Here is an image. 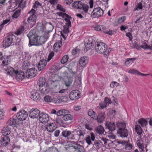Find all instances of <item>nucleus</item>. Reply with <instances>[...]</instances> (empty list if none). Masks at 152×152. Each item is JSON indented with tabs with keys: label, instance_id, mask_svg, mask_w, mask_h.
<instances>
[{
	"label": "nucleus",
	"instance_id": "nucleus-45",
	"mask_svg": "<svg viewBox=\"0 0 152 152\" xmlns=\"http://www.w3.org/2000/svg\"><path fill=\"white\" fill-rule=\"evenodd\" d=\"M86 42V43L85 44V47L86 50H88L91 48L93 45V43L91 41H90L89 40H88V42H87V41Z\"/></svg>",
	"mask_w": 152,
	"mask_h": 152
},
{
	"label": "nucleus",
	"instance_id": "nucleus-48",
	"mask_svg": "<svg viewBox=\"0 0 152 152\" xmlns=\"http://www.w3.org/2000/svg\"><path fill=\"white\" fill-rule=\"evenodd\" d=\"M68 110H58L56 113V115L58 116H61L63 115L64 114L67 113Z\"/></svg>",
	"mask_w": 152,
	"mask_h": 152
},
{
	"label": "nucleus",
	"instance_id": "nucleus-29",
	"mask_svg": "<svg viewBox=\"0 0 152 152\" xmlns=\"http://www.w3.org/2000/svg\"><path fill=\"white\" fill-rule=\"evenodd\" d=\"M105 118L104 113H99L97 118L95 119L97 120V122L99 123H102Z\"/></svg>",
	"mask_w": 152,
	"mask_h": 152
},
{
	"label": "nucleus",
	"instance_id": "nucleus-39",
	"mask_svg": "<svg viewBox=\"0 0 152 152\" xmlns=\"http://www.w3.org/2000/svg\"><path fill=\"white\" fill-rule=\"evenodd\" d=\"M73 117L70 114H66L63 116V119L65 121H67L71 120L73 119Z\"/></svg>",
	"mask_w": 152,
	"mask_h": 152
},
{
	"label": "nucleus",
	"instance_id": "nucleus-41",
	"mask_svg": "<svg viewBox=\"0 0 152 152\" xmlns=\"http://www.w3.org/2000/svg\"><path fill=\"white\" fill-rule=\"evenodd\" d=\"M73 81V79L72 77H67V79L65 81L66 86L67 87L70 86Z\"/></svg>",
	"mask_w": 152,
	"mask_h": 152
},
{
	"label": "nucleus",
	"instance_id": "nucleus-20",
	"mask_svg": "<svg viewBox=\"0 0 152 152\" xmlns=\"http://www.w3.org/2000/svg\"><path fill=\"white\" fill-rule=\"evenodd\" d=\"M10 138L7 136H4L1 140V142L2 145L4 146H6L10 144Z\"/></svg>",
	"mask_w": 152,
	"mask_h": 152
},
{
	"label": "nucleus",
	"instance_id": "nucleus-2",
	"mask_svg": "<svg viewBox=\"0 0 152 152\" xmlns=\"http://www.w3.org/2000/svg\"><path fill=\"white\" fill-rule=\"evenodd\" d=\"M95 50L97 53L103 54L104 56L107 57L111 52V49L108 48L105 43L100 42L96 44Z\"/></svg>",
	"mask_w": 152,
	"mask_h": 152
},
{
	"label": "nucleus",
	"instance_id": "nucleus-63",
	"mask_svg": "<svg viewBox=\"0 0 152 152\" xmlns=\"http://www.w3.org/2000/svg\"><path fill=\"white\" fill-rule=\"evenodd\" d=\"M104 101L107 104H109L111 103V100L107 97H106L105 98Z\"/></svg>",
	"mask_w": 152,
	"mask_h": 152
},
{
	"label": "nucleus",
	"instance_id": "nucleus-59",
	"mask_svg": "<svg viewBox=\"0 0 152 152\" xmlns=\"http://www.w3.org/2000/svg\"><path fill=\"white\" fill-rule=\"evenodd\" d=\"M89 8V6L87 4H83V7H82L83 10L85 12H87Z\"/></svg>",
	"mask_w": 152,
	"mask_h": 152
},
{
	"label": "nucleus",
	"instance_id": "nucleus-13",
	"mask_svg": "<svg viewBox=\"0 0 152 152\" xmlns=\"http://www.w3.org/2000/svg\"><path fill=\"white\" fill-rule=\"evenodd\" d=\"M80 94L77 90H73L69 94V97L72 100H76L80 97Z\"/></svg>",
	"mask_w": 152,
	"mask_h": 152
},
{
	"label": "nucleus",
	"instance_id": "nucleus-34",
	"mask_svg": "<svg viewBox=\"0 0 152 152\" xmlns=\"http://www.w3.org/2000/svg\"><path fill=\"white\" fill-rule=\"evenodd\" d=\"M94 145L97 149H98L103 145V143L100 140H96L94 143Z\"/></svg>",
	"mask_w": 152,
	"mask_h": 152
},
{
	"label": "nucleus",
	"instance_id": "nucleus-1",
	"mask_svg": "<svg viewBox=\"0 0 152 152\" xmlns=\"http://www.w3.org/2000/svg\"><path fill=\"white\" fill-rule=\"evenodd\" d=\"M12 57L11 55L3 56L2 53L0 52V60L2 62L1 65V68L8 75H11L13 72V69L8 66L11 61Z\"/></svg>",
	"mask_w": 152,
	"mask_h": 152
},
{
	"label": "nucleus",
	"instance_id": "nucleus-58",
	"mask_svg": "<svg viewBox=\"0 0 152 152\" xmlns=\"http://www.w3.org/2000/svg\"><path fill=\"white\" fill-rule=\"evenodd\" d=\"M54 55V53L53 52H51L48 56L47 61H50V60L52 58Z\"/></svg>",
	"mask_w": 152,
	"mask_h": 152
},
{
	"label": "nucleus",
	"instance_id": "nucleus-25",
	"mask_svg": "<svg viewBox=\"0 0 152 152\" xmlns=\"http://www.w3.org/2000/svg\"><path fill=\"white\" fill-rule=\"evenodd\" d=\"M31 98L33 100L36 101H38L41 99L39 94L37 92L32 93L31 94Z\"/></svg>",
	"mask_w": 152,
	"mask_h": 152
},
{
	"label": "nucleus",
	"instance_id": "nucleus-32",
	"mask_svg": "<svg viewBox=\"0 0 152 152\" xmlns=\"http://www.w3.org/2000/svg\"><path fill=\"white\" fill-rule=\"evenodd\" d=\"M135 129L138 135H141L142 132V130L139 125L136 124L135 126Z\"/></svg>",
	"mask_w": 152,
	"mask_h": 152
},
{
	"label": "nucleus",
	"instance_id": "nucleus-26",
	"mask_svg": "<svg viewBox=\"0 0 152 152\" xmlns=\"http://www.w3.org/2000/svg\"><path fill=\"white\" fill-rule=\"evenodd\" d=\"M11 131V129L8 126L4 127L2 131V133L3 135L7 136L9 134Z\"/></svg>",
	"mask_w": 152,
	"mask_h": 152
},
{
	"label": "nucleus",
	"instance_id": "nucleus-30",
	"mask_svg": "<svg viewBox=\"0 0 152 152\" xmlns=\"http://www.w3.org/2000/svg\"><path fill=\"white\" fill-rule=\"evenodd\" d=\"M117 127L118 130L126 129V124L124 122H119L117 124Z\"/></svg>",
	"mask_w": 152,
	"mask_h": 152
},
{
	"label": "nucleus",
	"instance_id": "nucleus-54",
	"mask_svg": "<svg viewBox=\"0 0 152 152\" xmlns=\"http://www.w3.org/2000/svg\"><path fill=\"white\" fill-rule=\"evenodd\" d=\"M57 9L63 12H65V10L60 4H58L56 6Z\"/></svg>",
	"mask_w": 152,
	"mask_h": 152
},
{
	"label": "nucleus",
	"instance_id": "nucleus-31",
	"mask_svg": "<svg viewBox=\"0 0 152 152\" xmlns=\"http://www.w3.org/2000/svg\"><path fill=\"white\" fill-rule=\"evenodd\" d=\"M60 13L62 14L63 15V17H66V18L65 19V20H66V22L67 23H66V25H67V26L69 27V26H71V22L69 19V18H71V17L69 16L67 14L65 13Z\"/></svg>",
	"mask_w": 152,
	"mask_h": 152
},
{
	"label": "nucleus",
	"instance_id": "nucleus-22",
	"mask_svg": "<svg viewBox=\"0 0 152 152\" xmlns=\"http://www.w3.org/2000/svg\"><path fill=\"white\" fill-rule=\"evenodd\" d=\"M47 64V61L44 60H41L37 66L38 69L39 71L42 70L45 67Z\"/></svg>",
	"mask_w": 152,
	"mask_h": 152
},
{
	"label": "nucleus",
	"instance_id": "nucleus-35",
	"mask_svg": "<svg viewBox=\"0 0 152 152\" xmlns=\"http://www.w3.org/2000/svg\"><path fill=\"white\" fill-rule=\"evenodd\" d=\"M95 130L97 133L100 134H103L104 129L103 127L101 126H98L95 129Z\"/></svg>",
	"mask_w": 152,
	"mask_h": 152
},
{
	"label": "nucleus",
	"instance_id": "nucleus-7",
	"mask_svg": "<svg viewBox=\"0 0 152 152\" xmlns=\"http://www.w3.org/2000/svg\"><path fill=\"white\" fill-rule=\"evenodd\" d=\"M29 116L31 118H38L40 114V111L37 108H32L28 112Z\"/></svg>",
	"mask_w": 152,
	"mask_h": 152
},
{
	"label": "nucleus",
	"instance_id": "nucleus-33",
	"mask_svg": "<svg viewBox=\"0 0 152 152\" xmlns=\"http://www.w3.org/2000/svg\"><path fill=\"white\" fill-rule=\"evenodd\" d=\"M140 48H142L145 50L148 49L152 50V41H151V46L148 45L145 43H143L140 46Z\"/></svg>",
	"mask_w": 152,
	"mask_h": 152
},
{
	"label": "nucleus",
	"instance_id": "nucleus-38",
	"mask_svg": "<svg viewBox=\"0 0 152 152\" xmlns=\"http://www.w3.org/2000/svg\"><path fill=\"white\" fill-rule=\"evenodd\" d=\"M88 114L91 118L95 119L97 118V115L95 113L91 110H89L88 112Z\"/></svg>",
	"mask_w": 152,
	"mask_h": 152
},
{
	"label": "nucleus",
	"instance_id": "nucleus-27",
	"mask_svg": "<svg viewBox=\"0 0 152 152\" xmlns=\"http://www.w3.org/2000/svg\"><path fill=\"white\" fill-rule=\"evenodd\" d=\"M26 24V23H23V25L20 26L17 31L15 32V34L17 35H20L22 34L24 30V26Z\"/></svg>",
	"mask_w": 152,
	"mask_h": 152
},
{
	"label": "nucleus",
	"instance_id": "nucleus-11",
	"mask_svg": "<svg viewBox=\"0 0 152 152\" xmlns=\"http://www.w3.org/2000/svg\"><path fill=\"white\" fill-rule=\"evenodd\" d=\"M48 37V34L47 33H45L44 36H38V38H37L38 39V40H37L38 42H36V44L37 46L41 45L45 42Z\"/></svg>",
	"mask_w": 152,
	"mask_h": 152
},
{
	"label": "nucleus",
	"instance_id": "nucleus-37",
	"mask_svg": "<svg viewBox=\"0 0 152 152\" xmlns=\"http://www.w3.org/2000/svg\"><path fill=\"white\" fill-rule=\"evenodd\" d=\"M138 122L141 125L142 127L146 126L148 124L147 121L143 118H140L138 120Z\"/></svg>",
	"mask_w": 152,
	"mask_h": 152
},
{
	"label": "nucleus",
	"instance_id": "nucleus-16",
	"mask_svg": "<svg viewBox=\"0 0 152 152\" xmlns=\"http://www.w3.org/2000/svg\"><path fill=\"white\" fill-rule=\"evenodd\" d=\"M7 124L8 126H16V125L19 124V121L15 117H12L8 120Z\"/></svg>",
	"mask_w": 152,
	"mask_h": 152
},
{
	"label": "nucleus",
	"instance_id": "nucleus-44",
	"mask_svg": "<svg viewBox=\"0 0 152 152\" xmlns=\"http://www.w3.org/2000/svg\"><path fill=\"white\" fill-rule=\"evenodd\" d=\"M26 2L24 0H21L18 4V7L19 8L23 9L26 6Z\"/></svg>",
	"mask_w": 152,
	"mask_h": 152
},
{
	"label": "nucleus",
	"instance_id": "nucleus-8",
	"mask_svg": "<svg viewBox=\"0 0 152 152\" xmlns=\"http://www.w3.org/2000/svg\"><path fill=\"white\" fill-rule=\"evenodd\" d=\"M26 77L28 78H31L35 77L37 74V71L34 68L27 69L26 71Z\"/></svg>",
	"mask_w": 152,
	"mask_h": 152
},
{
	"label": "nucleus",
	"instance_id": "nucleus-3",
	"mask_svg": "<svg viewBox=\"0 0 152 152\" xmlns=\"http://www.w3.org/2000/svg\"><path fill=\"white\" fill-rule=\"evenodd\" d=\"M27 37L29 38V43L28 45L31 47L32 45L37 46L36 44V42H38V36L35 33L34 30L31 31L27 35Z\"/></svg>",
	"mask_w": 152,
	"mask_h": 152
},
{
	"label": "nucleus",
	"instance_id": "nucleus-18",
	"mask_svg": "<svg viewBox=\"0 0 152 152\" xmlns=\"http://www.w3.org/2000/svg\"><path fill=\"white\" fill-rule=\"evenodd\" d=\"M88 58L87 57H82L80 59L79 64L81 67H84L88 64Z\"/></svg>",
	"mask_w": 152,
	"mask_h": 152
},
{
	"label": "nucleus",
	"instance_id": "nucleus-36",
	"mask_svg": "<svg viewBox=\"0 0 152 152\" xmlns=\"http://www.w3.org/2000/svg\"><path fill=\"white\" fill-rule=\"evenodd\" d=\"M86 133L84 130H80L78 132L77 134L79 136L78 140H82L83 139L84 135L86 134Z\"/></svg>",
	"mask_w": 152,
	"mask_h": 152
},
{
	"label": "nucleus",
	"instance_id": "nucleus-6",
	"mask_svg": "<svg viewBox=\"0 0 152 152\" xmlns=\"http://www.w3.org/2000/svg\"><path fill=\"white\" fill-rule=\"evenodd\" d=\"M103 13V10L100 7H97L93 9L91 13V15L94 18H97L102 16Z\"/></svg>",
	"mask_w": 152,
	"mask_h": 152
},
{
	"label": "nucleus",
	"instance_id": "nucleus-64",
	"mask_svg": "<svg viewBox=\"0 0 152 152\" xmlns=\"http://www.w3.org/2000/svg\"><path fill=\"white\" fill-rule=\"evenodd\" d=\"M57 0H49L48 2L53 5H56L57 3Z\"/></svg>",
	"mask_w": 152,
	"mask_h": 152
},
{
	"label": "nucleus",
	"instance_id": "nucleus-28",
	"mask_svg": "<svg viewBox=\"0 0 152 152\" xmlns=\"http://www.w3.org/2000/svg\"><path fill=\"white\" fill-rule=\"evenodd\" d=\"M62 45V42L61 41L56 43L53 45L54 51L56 52L59 51Z\"/></svg>",
	"mask_w": 152,
	"mask_h": 152
},
{
	"label": "nucleus",
	"instance_id": "nucleus-19",
	"mask_svg": "<svg viewBox=\"0 0 152 152\" xmlns=\"http://www.w3.org/2000/svg\"><path fill=\"white\" fill-rule=\"evenodd\" d=\"M106 128L111 132L114 131L115 129L116 126L115 123L113 122H107L105 124Z\"/></svg>",
	"mask_w": 152,
	"mask_h": 152
},
{
	"label": "nucleus",
	"instance_id": "nucleus-50",
	"mask_svg": "<svg viewBox=\"0 0 152 152\" xmlns=\"http://www.w3.org/2000/svg\"><path fill=\"white\" fill-rule=\"evenodd\" d=\"M80 50V49L77 47L75 48L72 50L71 53L73 55H76L79 52Z\"/></svg>",
	"mask_w": 152,
	"mask_h": 152
},
{
	"label": "nucleus",
	"instance_id": "nucleus-43",
	"mask_svg": "<svg viewBox=\"0 0 152 152\" xmlns=\"http://www.w3.org/2000/svg\"><path fill=\"white\" fill-rule=\"evenodd\" d=\"M21 13V10H16L14 13L12 15L13 18H16L19 16Z\"/></svg>",
	"mask_w": 152,
	"mask_h": 152
},
{
	"label": "nucleus",
	"instance_id": "nucleus-4",
	"mask_svg": "<svg viewBox=\"0 0 152 152\" xmlns=\"http://www.w3.org/2000/svg\"><path fill=\"white\" fill-rule=\"evenodd\" d=\"M15 38V37L13 34L9 35L6 37L3 41V47L5 48L10 46L14 42Z\"/></svg>",
	"mask_w": 152,
	"mask_h": 152
},
{
	"label": "nucleus",
	"instance_id": "nucleus-5",
	"mask_svg": "<svg viewBox=\"0 0 152 152\" xmlns=\"http://www.w3.org/2000/svg\"><path fill=\"white\" fill-rule=\"evenodd\" d=\"M46 82V80L45 78L42 77L39 78L38 82V84L39 86V90L42 93H45L48 91L45 86Z\"/></svg>",
	"mask_w": 152,
	"mask_h": 152
},
{
	"label": "nucleus",
	"instance_id": "nucleus-55",
	"mask_svg": "<svg viewBox=\"0 0 152 152\" xmlns=\"http://www.w3.org/2000/svg\"><path fill=\"white\" fill-rule=\"evenodd\" d=\"M136 8L134 9L135 10H138L142 9V6L141 3L140 2L138 3L136 6Z\"/></svg>",
	"mask_w": 152,
	"mask_h": 152
},
{
	"label": "nucleus",
	"instance_id": "nucleus-17",
	"mask_svg": "<svg viewBox=\"0 0 152 152\" xmlns=\"http://www.w3.org/2000/svg\"><path fill=\"white\" fill-rule=\"evenodd\" d=\"M62 135L68 139L74 140L75 139L74 135L70 131L67 130L64 131L62 133Z\"/></svg>",
	"mask_w": 152,
	"mask_h": 152
},
{
	"label": "nucleus",
	"instance_id": "nucleus-47",
	"mask_svg": "<svg viewBox=\"0 0 152 152\" xmlns=\"http://www.w3.org/2000/svg\"><path fill=\"white\" fill-rule=\"evenodd\" d=\"M29 63L27 61H24V62L23 63L22 65V69L23 70L26 69V70L27 69H28V68L29 67Z\"/></svg>",
	"mask_w": 152,
	"mask_h": 152
},
{
	"label": "nucleus",
	"instance_id": "nucleus-61",
	"mask_svg": "<svg viewBox=\"0 0 152 152\" xmlns=\"http://www.w3.org/2000/svg\"><path fill=\"white\" fill-rule=\"evenodd\" d=\"M40 5V4L38 1H36L33 6V7L35 8L39 7Z\"/></svg>",
	"mask_w": 152,
	"mask_h": 152
},
{
	"label": "nucleus",
	"instance_id": "nucleus-51",
	"mask_svg": "<svg viewBox=\"0 0 152 152\" xmlns=\"http://www.w3.org/2000/svg\"><path fill=\"white\" fill-rule=\"evenodd\" d=\"M44 101L47 102H52V99L49 96H46L44 98Z\"/></svg>",
	"mask_w": 152,
	"mask_h": 152
},
{
	"label": "nucleus",
	"instance_id": "nucleus-52",
	"mask_svg": "<svg viewBox=\"0 0 152 152\" xmlns=\"http://www.w3.org/2000/svg\"><path fill=\"white\" fill-rule=\"evenodd\" d=\"M126 19V16H122L118 18V23H121L124 21Z\"/></svg>",
	"mask_w": 152,
	"mask_h": 152
},
{
	"label": "nucleus",
	"instance_id": "nucleus-21",
	"mask_svg": "<svg viewBox=\"0 0 152 152\" xmlns=\"http://www.w3.org/2000/svg\"><path fill=\"white\" fill-rule=\"evenodd\" d=\"M95 139V136L93 132L90 133V136H88L85 139L88 145L92 144L91 140L94 141Z\"/></svg>",
	"mask_w": 152,
	"mask_h": 152
},
{
	"label": "nucleus",
	"instance_id": "nucleus-24",
	"mask_svg": "<svg viewBox=\"0 0 152 152\" xmlns=\"http://www.w3.org/2000/svg\"><path fill=\"white\" fill-rule=\"evenodd\" d=\"M56 126L55 124L49 123L47 125L46 129L48 132H52L56 129Z\"/></svg>",
	"mask_w": 152,
	"mask_h": 152
},
{
	"label": "nucleus",
	"instance_id": "nucleus-15",
	"mask_svg": "<svg viewBox=\"0 0 152 152\" xmlns=\"http://www.w3.org/2000/svg\"><path fill=\"white\" fill-rule=\"evenodd\" d=\"M49 117L48 114L41 113L39 116V120L42 123H46L48 122Z\"/></svg>",
	"mask_w": 152,
	"mask_h": 152
},
{
	"label": "nucleus",
	"instance_id": "nucleus-56",
	"mask_svg": "<svg viewBox=\"0 0 152 152\" xmlns=\"http://www.w3.org/2000/svg\"><path fill=\"white\" fill-rule=\"evenodd\" d=\"M108 137L110 139H114L115 138V135L111 131L109 132Z\"/></svg>",
	"mask_w": 152,
	"mask_h": 152
},
{
	"label": "nucleus",
	"instance_id": "nucleus-49",
	"mask_svg": "<svg viewBox=\"0 0 152 152\" xmlns=\"http://www.w3.org/2000/svg\"><path fill=\"white\" fill-rule=\"evenodd\" d=\"M69 58L68 56L67 55H64L61 60V63L62 64H64L66 62Z\"/></svg>",
	"mask_w": 152,
	"mask_h": 152
},
{
	"label": "nucleus",
	"instance_id": "nucleus-40",
	"mask_svg": "<svg viewBox=\"0 0 152 152\" xmlns=\"http://www.w3.org/2000/svg\"><path fill=\"white\" fill-rule=\"evenodd\" d=\"M141 140H138L137 141L136 143L137 146L141 150V151H144V147Z\"/></svg>",
	"mask_w": 152,
	"mask_h": 152
},
{
	"label": "nucleus",
	"instance_id": "nucleus-46",
	"mask_svg": "<svg viewBox=\"0 0 152 152\" xmlns=\"http://www.w3.org/2000/svg\"><path fill=\"white\" fill-rule=\"evenodd\" d=\"M133 146L131 144L127 142L125 145V149L127 151L132 150Z\"/></svg>",
	"mask_w": 152,
	"mask_h": 152
},
{
	"label": "nucleus",
	"instance_id": "nucleus-60",
	"mask_svg": "<svg viewBox=\"0 0 152 152\" xmlns=\"http://www.w3.org/2000/svg\"><path fill=\"white\" fill-rule=\"evenodd\" d=\"M138 71L136 70H135L134 69H132L129 70L128 72L130 73L133 74H137L138 75Z\"/></svg>",
	"mask_w": 152,
	"mask_h": 152
},
{
	"label": "nucleus",
	"instance_id": "nucleus-42",
	"mask_svg": "<svg viewBox=\"0 0 152 152\" xmlns=\"http://www.w3.org/2000/svg\"><path fill=\"white\" fill-rule=\"evenodd\" d=\"M137 58H126L125 62V64L126 66H128L129 64L132 63L133 61H134Z\"/></svg>",
	"mask_w": 152,
	"mask_h": 152
},
{
	"label": "nucleus",
	"instance_id": "nucleus-10",
	"mask_svg": "<svg viewBox=\"0 0 152 152\" xmlns=\"http://www.w3.org/2000/svg\"><path fill=\"white\" fill-rule=\"evenodd\" d=\"M28 13L30 14L31 15L28 18V22L29 23L35 22L37 18V17L35 15V10L33 9H32Z\"/></svg>",
	"mask_w": 152,
	"mask_h": 152
},
{
	"label": "nucleus",
	"instance_id": "nucleus-12",
	"mask_svg": "<svg viewBox=\"0 0 152 152\" xmlns=\"http://www.w3.org/2000/svg\"><path fill=\"white\" fill-rule=\"evenodd\" d=\"M28 115L27 113L25 110H23L17 113L16 117L18 120L23 121L26 119Z\"/></svg>",
	"mask_w": 152,
	"mask_h": 152
},
{
	"label": "nucleus",
	"instance_id": "nucleus-14",
	"mask_svg": "<svg viewBox=\"0 0 152 152\" xmlns=\"http://www.w3.org/2000/svg\"><path fill=\"white\" fill-rule=\"evenodd\" d=\"M71 147L73 150V152H84V151L83 147L77 142H75V145H72Z\"/></svg>",
	"mask_w": 152,
	"mask_h": 152
},
{
	"label": "nucleus",
	"instance_id": "nucleus-53",
	"mask_svg": "<svg viewBox=\"0 0 152 152\" xmlns=\"http://www.w3.org/2000/svg\"><path fill=\"white\" fill-rule=\"evenodd\" d=\"M50 81L51 84L54 87H56L57 86L58 82V80H54L53 79L52 80H50Z\"/></svg>",
	"mask_w": 152,
	"mask_h": 152
},
{
	"label": "nucleus",
	"instance_id": "nucleus-23",
	"mask_svg": "<svg viewBox=\"0 0 152 152\" xmlns=\"http://www.w3.org/2000/svg\"><path fill=\"white\" fill-rule=\"evenodd\" d=\"M117 133L122 137H126L128 134V131L126 129L118 130Z\"/></svg>",
	"mask_w": 152,
	"mask_h": 152
},
{
	"label": "nucleus",
	"instance_id": "nucleus-57",
	"mask_svg": "<svg viewBox=\"0 0 152 152\" xmlns=\"http://www.w3.org/2000/svg\"><path fill=\"white\" fill-rule=\"evenodd\" d=\"M68 73L70 74L72 76H73L76 73L75 71H74L72 68H68Z\"/></svg>",
	"mask_w": 152,
	"mask_h": 152
},
{
	"label": "nucleus",
	"instance_id": "nucleus-62",
	"mask_svg": "<svg viewBox=\"0 0 152 152\" xmlns=\"http://www.w3.org/2000/svg\"><path fill=\"white\" fill-rule=\"evenodd\" d=\"M126 36L128 37L130 41H132V36L131 33L130 32H127L126 34Z\"/></svg>",
	"mask_w": 152,
	"mask_h": 152
},
{
	"label": "nucleus",
	"instance_id": "nucleus-9",
	"mask_svg": "<svg viewBox=\"0 0 152 152\" xmlns=\"http://www.w3.org/2000/svg\"><path fill=\"white\" fill-rule=\"evenodd\" d=\"M15 75L16 78L18 80H22L26 77L25 73L23 71H21L16 72L13 70V73L10 75L12 76V75Z\"/></svg>",
	"mask_w": 152,
	"mask_h": 152
}]
</instances>
